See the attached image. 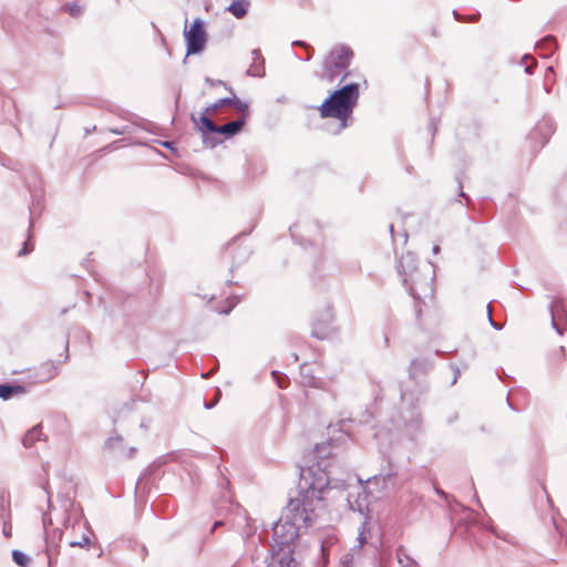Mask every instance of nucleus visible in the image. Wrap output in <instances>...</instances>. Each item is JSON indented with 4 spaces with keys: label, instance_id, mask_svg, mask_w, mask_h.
Wrapping results in <instances>:
<instances>
[{
    "label": "nucleus",
    "instance_id": "nucleus-1",
    "mask_svg": "<svg viewBox=\"0 0 567 567\" xmlns=\"http://www.w3.org/2000/svg\"><path fill=\"white\" fill-rule=\"evenodd\" d=\"M331 483V476L320 474L311 483L298 484V497H290L285 518L274 525L271 559L268 567H299L293 556V543L299 538L300 525L311 527L318 517L317 509L323 506L322 487Z\"/></svg>",
    "mask_w": 567,
    "mask_h": 567
},
{
    "label": "nucleus",
    "instance_id": "nucleus-2",
    "mask_svg": "<svg viewBox=\"0 0 567 567\" xmlns=\"http://www.w3.org/2000/svg\"><path fill=\"white\" fill-rule=\"evenodd\" d=\"M360 95L358 83H348L330 95L318 106L321 118H337L338 125L332 134H340L344 128L352 124V113L358 104Z\"/></svg>",
    "mask_w": 567,
    "mask_h": 567
},
{
    "label": "nucleus",
    "instance_id": "nucleus-3",
    "mask_svg": "<svg viewBox=\"0 0 567 567\" xmlns=\"http://www.w3.org/2000/svg\"><path fill=\"white\" fill-rule=\"evenodd\" d=\"M313 454L315 457L318 460L316 464H312L311 466L299 467L300 476H299V483L301 482L302 485H306L307 483H311L315 478H319L320 474H327V476H331V483L324 487H322V493L327 488H344L347 486V482L351 477L350 472L341 471L339 472V466L334 464L330 460L331 456V447H330V440L327 443H317L313 447Z\"/></svg>",
    "mask_w": 567,
    "mask_h": 567
},
{
    "label": "nucleus",
    "instance_id": "nucleus-4",
    "mask_svg": "<svg viewBox=\"0 0 567 567\" xmlns=\"http://www.w3.org/2000/svg\"><path fill=\"white\" fill-rule=\"evenodd\" d=\"M427 391L429 385L424 381L416 382L414 389L401 388L400 390L401 400L405 405V410L401 413V417L404 422L405 430L410 435H414L423 431V416L420 411V405Z\"/></svg>",
    "mask_w": 567,
    "mask_h": 567
},
{
    "label": "nucleus",
    "instance_id": "nucleus-5",
    "mask_svg": "<svg viewBox=\"0 0 567 567\" xmlns=\"http://www.w3.org/2000/svg\"><path fill=\"white\" fill-rule=\"evenodd\" d=\"M192 120L196 128L202 133L204 144L213 148L219 143V141L210 138L208 134L217 133L224 135L226 138L237 135L246 123V114H243L239 118L224 125L215 124L206 113H202L198 117L192 115Z\"/></svg>",
    "mask_w": 567,
    "mask_h": 567
},
{
    "label": "nucleus",
    "instance_id": "nucleus-6",
    "mask_svg": "<svg viewBox=\"0 0 567 567\" xmlns=\"http://www.w3.org/2000/svg\"><path fill=\"white\" fill-rule=\"evenodd\" d=\"M354 58L353 50L344 44H337L330 49L324 56L321 65V72L318 76L332 83L351 64Z\"/></svg>",
    "mask_w": 567,
    "mask_h": 567
},
{
    "label": "nucleus",
    "instance_id": "nucleus-7",
    "mask_svg": "<svg viewBox=\"0 0 567 567\" xmlns=\"http://www.w3.org/2000/svg\"><path fill=\"white\" fill-rule=\"evenodd\" d=\"M184 38L186 42V56L198 54L204 51L207 43V32L205 30V23L200 18H196L189 27L187 21L184 28Z\"/></svg>",
    "mask_w": 567,
    "mask_h": 567
},
{
    "label": "nucleus",
    "instance_id": "nucleus-8",
    "mask_svg": "<svg viewBox=\"0 0 567 567\" xmlns=\"http://www.w3.org/2000/svg\"><path fill=\"white\" fill-rule=\"evenodd\" d=\"M556 131L553 118L544 117L536 123L527 135L526 143L532 154H537L548 142Z\"/></svg>",
    "mask_w": 567,
    "mask_h": 567
},
{
    "label": "nucleus",
    "instance_id": "nucleus-9",
    "mask_svg": "<svg viewBox=\"0 0 567 567\" xmlns=\"http://www.w3.org/2000/svg\"><path fill=\"white\" fill-rule=\"evenodd\" d=\"M33 184H27L29 192L32 197V205L29 207L30 218H29V228L27 234V239L23 241L21 249L18 251V257H25L30 255L34 249V244L32 241L33 234L32 227L34 226L35 214H41L42 210V192L37 193L33 192V187L37 188V184L41 182V179H32Z\"/></svg>",
    "mask_w": 567,
    "mask_h": 567
},
{
    "label": "nucleus",
    "instance_id": "nucleus-10",
    "mask_svg": "<svg viewBox=\"0 0 567 567\" xmlns=\"http://www.w3.org/2000/svg\"><path fill=\"white\" fill-rule=\"evenodd\" d=\"M398 272L400 276L403 277V285L405 286L409 293L414 298L419 299L420 296L417 295L416 288H415V274L417 268V258L416 256L408 251L403 254L398 262Z\"/></svg>",
    "mask_w": 567,
    "mask_h": 567
},
{
    "label": "nucleus",
    "instance_id": "nucleus-11",
    "mask_svg": "<svg viewBox=\"0 0 567 567\" xmlns=\"http://www.w3.org/2000/svg\"><path fill=\"white\" fill-rule=\"evenodd\" d=\"M333 315L330 307H324L315 313L311 320V337L318 340L329 338L333 332Z\"/></svg>",
    "mask_w": 567,
    "mask_h": 567
},
{
    "label": "nucleus",
    "instance_id": "nucleus-12",
    "mask_svg": "<svg viewBox=\"0 0 567 567\" xmlns=\"http://www.w3.org/2000/svg\"><path fill=\"white\" fill-rule=\"evenodd\" d=\"M255 226L256 224H254L248 230L240 231L236 237L231 239L230 243H228L227 248L233 249L230 271L239 268L250 258L252 254L251 247L249 245L243 244L237 245V241L239 238L248 236Z\"/></svg>",
    "mask_w": 567,
    "mask_h": 567
},
{
    "label": "nucleus",
    "instance_id": "nucleus-13",
    "mask_svg": "<svg viewBox=\"0 0 567 567\" xmlns=\"http://www.w3.org/2000/svg\"><path fill=\"white\" fill-rule=\"evenodd\" d=\"M63 508L65 514L63 519L64 528L68 529L71 527L74 529L75 526H80L82 524L89 533H93L87 520L84 518L83 508L80 504H75L71 498H66L63 502Z\"/></svg>",
    "mask_w": 567,
    "mask_h": 567
},
{
    "label": "nucleus",
    "instance_id": "nucleus-14",
    "mask_svg": "<svg viewBox=\"0 0 567 567\" xmlns=\"http://www.w3.org/2000/svg\"><path fill=\"white\" fill-rule=\"evenodd\" d=\"M103 451H106L114 456L131 460L135 456L137 450L134 446L126 447L124 437L113 430L112 434L106 439L103 444Z\"/></svg>",
    "mask_w": 567,
    "mask_h": 567
},
{
    "label": "nucleus",
    "instance_id": "nucleus-15",
    "mask_svg": "<svg viewBox=\"0 0 567 567\" xmlns=\"http://www.w3.org/2000/svg\"><path fill=\"white\" fill-rule=\"evenodd\" d=\"M549 312L553 329L559 336H563L567 329V310L564 301L559 298H554L549 305Z\"/></svg>",
    "mask_w": 567,
    "mask_h": 567
},
{
    "label": "nucleus",
    "instance_id": "nucleus-16",
    "mask_svg": "<svg viewBox=\"0 0 567 567\" xmlns=\"http://www.w3.org/2000/svg\"><path fill=\"white\" fill-rule=\"evenodd\" d=\"M230 92L233 94L231 97H223V99L217 100L216 102L207 105L205 107V110L203 111V113H206L210 117V115L217 113L220 109L233 106L238 112L246 114V112L248 111V107H249L248 103L244 102L239 97H237L234 94L231 89H230Z\"/></svg>",
    "mask_w": 567,
    "mask_h": 567
},
{
    "label": "nucleus",
    "instance_id": "nucleus-17",
    "mask_svg": "<svg viewBox=\"0 0 567 567\" xmlns=\"http://www.w3.org/2000/svg\"><path fill=\"white\" fill-rule=\"evenodd\" d=\"M433 361L430 358H416L413 359L408 368L409 379L413 382L414 389L416 382L424 381L427 385V381L425 379H417L419 375H425L433 369Z\"/></svg>",
    "mask_w": 567,
    "mask_h": 567
},
{
    "label": "nucleus",
    "instance_id": "nucleus-18",
    "mask_svg": "<svg viewBox=\"0 0 567 567\" xmlns=\"http://www.w3.org/2000/svg\"><path fill=\"white\" fill-rule=\"evenodd\" d=\"M347 502H348L349 508L352 512H358L359 514H361L365 518H368L369 502H368V494L364 489H362L361 492H358L355 497L352 493H349L347 496Z\"/></svg>",
    "mask_w": 567,
    "mask_h": 567
},
{
    "label": "nucleus",
    "instance_id": "nucleus-19",
    "mask_svg": "<svg viewBox=\"0 0 567 567\" xmlns=\"http://www.w3.org/2000/svg\"><path fill=\"white\" fill-rule=\"evenodd\" d=\"M27 388L16 382H3L0 383V399L3 401L11 400L14 396L25 394Z\"/></svg>",
    "mask_w": 567,
    "mask_h": 567
},
{
    "label": "nucleus",
    "instance_id": "nucleus-20",
    "mask_svg": "<svg viewBox=\"0 0 567 567\" xmlns=\"http://www.w3.org/2000/svg\"><path fill=\"white\" fill-rule=\"evenodd\" d=\"M396 475H398L396 470L394 468V466L391 463H389L386 468H382V471L378 475H374L372 478H370L369 482L374 481L378 484L379 481H382V483H383L382 488L386 489L390 486L391 487L395 486L394 480H395Z\"/></svg>",
    "mask_w": 567,
    "mask_h": 567
},
{
    "label": "nucleus",
    "instance_id": "nucleus-21",
    "mask_svg": "<svg viewBox=\"0 0 567 567\" xmlns=\"http://www.w3.org/2000/svg\"><path fill=\"white\" fill-rule=\"evenodd\" d=\"M58 365L54 361L49 360L40 364L37 370L35 378L39 382H47L56 375Z\"/></svg>",
    "mask_w": 567,
    "mask_h": 567
},
{
    "label": "nucleus",
    "instance_id": "nucleus-22",
    "mask_svg": "<svg viewBox=\"0 0 567 567\" xmlns=\"http://www.w3.org/2000/svg\"><path fill=\"white\" fill-rule=\"evenodd\" d=\"M254 61L247 70V75L249 76H265V59L261 56L260 50L255 49L251 52Z\"/></svg>",
    "mask_w": 567,
    "mask_h": 567
},
{
    "label": "nucleus",
    "instance_id": "nucleus-23",
    "mask_svg": "<svg viewBox=\"0 0 567 567\" xmlns=\"http://www.w3.org/2000/svg\"><path fill=\"white\" fill-rule=\"evenodd\" d=\"M246 173L248 177H259L268 173L267 163L264 158H251L247 162Z\"/></svg>",
    "mask_w": 567,
    "mask_h": 567
},
{
    "label": "nucleus",
    "instance_id": "nucleus-24",
    "mask_svg": "<svg viewBox=\"0 0 567 567\" xmlns=\"http://www.w3.org/2000/svg\"><path fill=\"white\" fill-rule=\"evenodd\" d=\"M44 542L48 565H53L60 554V544L54 538H51L49 533L44 535Z\"/></svg>",
    "mask_w": 567,
    "mask_h": 567
},
{
    "label": "nucleus",
    "instance_id": "nucleus-25",
    "mask_svg": "<svg viewBox=\"0 0 567 567\" xmlns=\"http://www.w3.org/2000/svg\"><path fill=\"white\" fill-rule=\"evenodd\" d=\"M250 6L249 0H233L226 10L237 19H243Z\"/></svg>",
    "mask_w": 567,
    "mask_h": 567
},
{
    "label": "nucleus",
    "instance_id": "nucleus-26",
    "mask_svg": "<svg viewBox=\"0 0 567 567\" xmlns=\"http://www.w3.org/2000/svg\"><path fill=\"white\" fill-rule=\"evenodd\" d=\"M41 425L38 424L31 427L22 437V444L25 449H30L35 442L41 441L43 437Z\"/></svg>",
    "mask_w": 567,
    "mask_h": 567
},
{
    "label": "nucleus",
    "instance_id": "nucleus-27",
    "mask_svg": "<svg viewBox=\"0 0 567 567\" xmlns=\"http://www.w3.org/2000/svg\"><path fill=\"white\" fill-rule=\"evenodd\" d=\"M536 48L542 51L543 58H547L556 50V40L554 37L547 35L536 44Z\"/></svg>",
    "mask_w": 567,
    "mask_h": 567
},
{
    "label": "nucleus",
    "instance_id": "nucleus-28",
    "mask_svg": "<svg viewBox=\"0 0 567 567\" xmlns=\"http://www.w3.org/2000/svg\"><path fill=\"white\" fill-rule=\"evenodd\" d=\"M11 557L13 563L19 567H28L31 561V558L25 553L19 549H13L11 553Z\"/></svg>",
    "mask_w": 567,
    "mask_h": 567
},
{
    "label": "nucleus",
    "instance_id": "nucleus-29",
    "mask_svg": "<svg viewBox=\"0 0 567 567\" xmlns=\"http://www.w3.org/2000/svg\"><path fill=\"white\" fill-rule=\"evenodd\" d=\"M271 377H272V380L278 385V388H280V389L288 388L290 381H289V378L287 374H285L284 372L274 370V371H271Z\"/></svg>",
    "mask_w": 567,
    "mask_h": 567
},
{
    "label": "nucleus",
    "instance_id": "nucleus-30",
    "mask_svg": "<svg viewBox=\"0 0 567 567\" xmlns=\"http://www.w3.org/2000/svg\"><path fill=\"white\" fill-rule=\"evenodd\" d=\"M133 404V402H125L118 411L113 412L112 422L114 425L120 421L122 413H130L132 411Z\"/></svg>",
    "mask_w": 567,
    "mask_h": 567
},
{
    "label": "nucleus",
    "instance_id": "nucleus-31",
    "mask_svg": "<svg viewBox=\"0 0 567 567\" xmlns=\"http://www.w3.org/2000/svg\"><path fill=\"white\" fill-rule=\"evenodd\" d=\"M150 281H151L150 293L152 296H157L159 293V291L162 289V285H163L162 277H159L157 280H155L154 276L150 275Z\"/></svg>",
    "mask_w": 567,
    "mask_h": 567
},
{
    "label": "nucleus",
    "instance_id": "nucleus-32",
    "mask_svg": "<svg viewBox=\"0 0 567 567\" xmlns=\"http://www.w3.org/2000/svg\"><path fill=\"white\" fill-rule=\"evenodd\" d=\"M522 64L525 65V73L533 74L536 61L528 54L523 55Z\"/></svg>",
    "mask_w": 567,
    "mask_h": 567
},
{
    "label": "nucleus",
    "instance_id": "nucleus-33",
    "mask_svg": "<svg viewBox=\"0 0 567 567\" xmlns=\"http://www.w3.org/2000/svg\"><path fill=\"white\" fill-rule=\"evenodd\" d=\"M229 306L225 309L218 311L220 315H229L230 311L235 308V306L239 302L240 298L236 295L229 296L227 298Z\"/></svg>",
    "mask_w": 567,
    "mask_h": 567
},
{
    "label": "nucleus",
    "instance_id": "nucleus-34",
    "mask_svg": "<svg viewBox=\"0 0 567 567\" xmlns=\"http://www.w3.org/2000/svg\"><path fill=\"white\" fill-rule=\"evenodd\" d=\"M109 132L115 135L132 134L134 132V127L132 125H123L121 127H111L109 128Z\"/></svg>",
    "mask_w": 567,
    "mask_h": 567
},
{
    "label": "nucleus",
    "instance_id": "nucleus-35",
    "mask_svg": "<svg viewBox=\"0 0 567 567\" xmlns=\"http://www.w3.org/2000/svg\"><path fill=\"white\" fill-rule=\"evenodd\" d=\"M91 545V539L86 534H83L80 540H71L69 543L70 547H87Z\"/></svg>",
    "mask_w": 567,
    "mask_h": 567
},
{
    "label": "nucleus",
    "instance_id": "nucleus-36",
    "mask_svg": "<svg viewBox=\"0 0 567 567\" xmlns=\"http://www.w3.org/2000/svg\"><path fill=\"white\" fill-rule=\"evenodd\" d=\"M218 486L221 489V496L225 501H229L230 496L227 494L229 488V482L225 477H220L218 481Z\"/></svg>",
    "mask_w": 567,
    "mask_h": 567
},
{
    "label": "nucleus",
    "instance_id": "nucleus-37",
    "mask_svg": "<svg viewBox=\"0 0 567 567\" xmlns=\"http://www.w3.org/2000/svg\"><path fill=\"white\" fill-rule=\"evenodd\" d=\"M312 228H313V230H315L316 233L320 234V233L322 231V229H323V226H322V225L320 224V221H319V220H317V219H313V220L307 221V223L305 224V229H306L308 233H310Z\"/></svg>",
    "mask_w": 567,
    "mask_h": 567
},
{
    "label": "nucleus",
    "instance_id": "nucleus-38",
    "mask_svg": "<svg viewBox=\"0 0 567 567\" xmlns=\"http://www.w3.org/2000/svg\"><path fill=\"white\" fill-rule=\"evenodd\" d=\"M453 16L456 21L460 22H476L478 20V14L470 16V17H463L457 11H453Z\"/></svg>",
    "mask_w": 567,
    "mask_h": 567
},
{
    "label": "nucleus",
    "instance_id": "nucleus-39",
    "mask_svg": "<svg viewBox=\"0 0 567 567\" xmlns=\"http://www.w3.org/2000/svg\"><path fill=\"white\" fill-rule=\"evenodd\" d=\"M299 226H300V224H299V223L293 224L292 226H290V227H289V233H290L291 238H292L295 241L299 243L300 245H303V240H302V238H300V237L297 235V228H298Z\"/></svg>",
    "mask_w": 567,
    "mask_h": 567
},
{
    "label": "nucleus",
    "instance_id": "nucleus-40",
    "mask_svg": "<svg viewBox=\"0 0 567 567\" xmlns=\"http://www.w3.org/2000/svg\"><path fill=\"white\" fill-rule=\"evenodd\" d=\"M487 318H488V322H489V324H491L495 330H502V329H503L504 324L498 323V322H496V321L493 319V315H492V310H491L489 305H487Z\"/></svg>",
    "mask_w": 567,
    "mask_h": 567
},
{
    "label": "nucleus",
    "instance_id": "nucleus-41",
    "mask_svg": "<svg viewBox=\"0 0 567 567\" xmlns=\"http://www.w3.org/2000/svg\"><path fill=\"white\" fill-rule=\"evenodd\" d=\"M450 368L453 371V379L451 381V385L456 384L458 378L461 377L460 368L455 363H450Z\"/></svg>",
    "mask_w": 567,
    "mask_h": 567
},
{
    "label": "nucleus",
    "instance_id": "nucleus-42",
    "mask_svg": "<svg viewBox=\"0 0 567 567\" xmlns=\"http://www.w3.org/2000/svg\"><path fill=\"white\" fill-rule=\"evenodd\" d=\"M65 10L72 16V17H78L80 13H81V8L75 4V3H72V4H66L65 6Z\"/></svg>",
    "mask_w": 567,
    "mask_h": 567
},
{
    "label": "nucleus",
    "instance_id": "nucleus-43",
    "mask_svg": "<svg viewBox=\"0 0 567 567\" xmlns=\"http://www.w3.org/2000/svg\"><path fill=\"white\" fill-rule=\"evenodd\" d=\"M220 395H221L220 390H217L216 391V398L213 401H204V408L206 410L213 409L217 404V402L219 401Z\"/></svg>",
    "mask_w": 567,
    "mask_h": 567
},
{
    "label": "nucleus",
    "instance_id": "nucleus-44",
    "mask_svg": "<svg viewBox=\"0 0 567 567\" xmlns=\"http://www.w3.org/2000/svg\"><path fill=\"white\" fill-rule=\"evenodd\" d=\"M42 523H43L44 533L45 534L49 533V527L53 525L52 518L50 517V515L44 513L42 516Z\"/></svg>",
    "mask_w": 567,
    "mask_h": 567
},
{
    "label": "nucleus",
    "instance_id": "nucleus-45",
    "mask_svg": "<svg viewBox=\"0 0 567 567\" xmlns=\"http://www.w3.org/2000/svg\"><path fill=\"white\" fill-rule=\"evenodd\" d=\"M480 526L485 530L492 532L496 537L503 538L501 533L492 524L482 523Z\"/></svg>",
    "mask_w": 567,
    "mask_h": 567
},
{
    "label": "nucleus",
    "instance_id": "nucleus-46",
    "mask_svg": "<svg viewBox=\"0 0 567 567\" xmlns=\"http://www.w3.org/2000/svg\"><path fill=\"white\" fill-rule=\"evenodd\" d=\"M2 534L7 538L11 537V535H12V525H11L10 522H6V520L3 522Z\"/></svg>",
    "mask_w": 567,
    "mask_h": 567
},
{
    "label": "nucleus",
    "instance_id": "nucleus-47",
    "mask_svg": "<svg viewBox=\"0 0 567 567\" xmlns=\"http://www.w3.org/2000/svg\"><path fill=\"white\" fill-rule=\"evenodd\" d=\"M458 420V412L457 411H452L445 419V423L447 425H452L453 423H455L456 421Z\"/></svg>",
    "mask_w": 567,
    "mask_h": 567
},
{
    "label": "nucleus",
    "instance_id": "nucleus-48",
    "mask_svg": "<svg viewBox=\"0 0 567 567\" xmlns=\"http://www.w3.org/2000/svg\"><path fill=\"white\" fill-rule=\"evenodd\" d=\"M458 189H460V193H458V196L460 197H463L465 199V205L467 207L471 206V203H472V199L471 197L463 190V185L461 183H458Z\"/></svg>",
    "mask_w": 567,
    "mask_h": 567
},
{
    "label": "nucleus",
    "instance_id": "nucleus-49",
    "mask_svg": "<svg viewBox=\"0 0 567 567\" xmlns=\"http://www.w3.org/2000/svg\"><path fill=\"white\" fill-rule=\"evenodd\" d=\"M51 538H54L59 544L63 536V530L60 528H54L52 532H49Z\"/></svg>",
    "mask_w": 567,
    "mask_h": 567
},
{
    "label": "nucleus",
    "instance_id": "nucleus-50",
    "mask_svg": "<svg viewBox=\"0 0 567 567\" xmlns=\"http://www.w3.org/2000/svg\"><path fill=\"white\" fill-rule=\"evenodd\" d=\"M353 561V557L351 554H348L341 558V567H351Z\"/></svg>",
    "mask_w": 567,
    "mask_h": 567
},
{
    "label": "nucleus",
    "instance_id": "nucleus-51",
    "mask_svg": "<svg viewBox=\"0 0 567 567\" xmlns=\"http://www.w3.org/2000/svg\"><path fill=\"white\" fill-rule=\"evenodd\" d=\"M291 45L292 47H300V48H303V49H310V44H308L307 42H305L302 40L292 41Z\"/></svg>",
    "mask_w": 567,
    "mask_h": 567
},
{
    "label": "nucleus",
    "instance_id": "nucleus-52",
    "mask_svg": "<svg viewBox=\"0 0 567 567\" xmlns=\"http://www.w3.org/2000/svg\"><path fill=\"white\" fill-rule=\"evenodd\" d=\"M150 425H151V420L150 419H143L140 423V427L144 431H148L150 429Z\"/></svg>",
    "mask_w": 567,
    "mask_h": 567
},
{
    "label": "nucleus",
    "instance_id": "nucleus-53",
    "mask_svg": "<svg viewBox=\"0 0 567 567\" xmlns=\"http://www.w3.org/2000/svg\"><path fill=\"white\" fill-rule=\"evenodd\" d=\"M305 50L307 52V55H306V58L303 60L305 61H310L312 59L315 49L310 45V49H305Z\"/></svg>",
    "mask_w": 567,
    "mask_h": 567
},
{
    "label": "nucleus",
    "instance_id": "nucleus-54",
    "mask_svg": "<svg viewBox=\"0 0 567 567\" xmlns=\"http://www.w3.org/2000/svg\"><path fill=\"white\" fill-rule=\"evenodd\" d=\"M435 493H436L440 497H442V498H444V499H447V498H449V494H447V493H445L443 489H441V488H439V487H435Z\"/></svg>",
    "mask_w": 567,
    "mask_h": 567
},
{
    "label": "nucleus",
    "instance_id": "nucleus-55",
    "mask_svg": "<svg viewBox=\"0 0 567 567\" xmlns=\"http://www.w3.org/2000/svg\"><path fill=\"white\" fill-rule=\"evenodd\" d=\"M221 525H224V522H223V520H216V522L213 524L212 528H210V534H212V533H214V532H215V529H216L217 527L221 526Z\"/></svg>",
    "mask_w": 567,
    "mask_h": 567
},
{
    "label": "nucleus",
    "instance_id": "nucleus-56",
    "mask_svg": "<svg viewBox=\"0 0 567 567\" xmlns=\"http://www.w3.org/2000/svg\"><path fill=\"white\" fill-rule=\"evenodd\" d=\"M206 543V538H203L200 542H199V545H198V548H197V555H199L202 551H203V548H204V545Z\"/></svg>",
    "mask_w": 567,
    "mask_h": 567
},
{
    "label": "nucleus",
    "instance_id": "nucleus-57",
    "mask_svg": "<svg viewBox=\"0 0 567 567\" xmlns=\"http://www.w3.org/2000/svg\"><path fill=\"white\" fill-rule=\"evenodd\" d=\"M389 230H390L391 238H392L393 243H395V241H396V237H395V234H394V227H393V224H390V225H389Z\"/></svg>",
    "mask_w": 567,
    "mask_h": 567
},
{
    "label": "nucleus",
    "instance_id": "nucleus-58",
    "mask_svg": "<svg viewBox=\"0 0 567 567\" xmlns=\"http://www.w3.org/2000/svg\"><path fill=\"white\" fill-rule=\"evenodd\" d=\"M401 237H402V244L405 245L408 241V237H409L406 229L402 230Z\"/></svg>",
    "mask_w": 567,
    "mask_h": 567
},
{
    "label": "nucleus",
    "instance_id": "nucleus-59",
    "mask_svg": "<svg viewBox=\"0 0 567 567\" xmlns=\"http://www.w3.org/2000/svg\"><path fill=\"white\" fill-rule=\"evenodd\" d=\"M277 102L285 104L288 102V97L286 95H281V96L277 97Z\"/></svg>",
    "mask_w": 567,
    "mask_h": 567
},
{
    "label": "nucleus",
    "instance_id": "nucleus-60",
    "mask_svg": "<svg viewBox=\"0 0 567 567\" xmlns=\"http://www.w3.org/2000/svg\"><path fill=\"white\" fill-rule=\"evenodd\" d=\"M402 551H403V547H402V546H400V547L398 548V553H396V555H398V560H399V563H400V564H402V557H401V553H402Z\"/></svg>",
    "mask_w": 567,
    "mask_h": 567
},
{
    "label": "nucleus",
    "instance_id": "nucleus-61",
    "mask_svg": "<svg viewBox=\"0 0 567 567\" xmlns=\"http://www.w3.org/2000/svg\"><path fill=\"white\" fill-rule=\"evenodd\" d=\"M440 250H441V248H440V246H439V245H434V246H433V248H432V252H433L434 255L439 254V252H440Z\"/></svg>",
    "mask_w": 567,
    "mask_h": 567
},
{
    "label": "nucleus",
    "instance_id": "nucleus-62",
    "mask_svg": "<svg viewBox=\"0 0 567 567\" xmlns=\"http://www.w3.org/2000/svg\"><path fill=\"white\" fill-rule=\"evenodd\" d=\"M506 401H507V405L509 406V409H511V410H513V411H517V409H516V408L511 403V401H509V398H508V396L506 398Z\"/></svg>",
    "mask_w": 567,
    "mask_h": 567
},
{
    "label": "nucleus",
    "instance_id": "nucleus-63",
    "mask_svg": "<svg viewBox=\"0 0 567 567\" xmlns=\"http://www.w3.org/2000/svg\"><path fill=\"white\" fill-rule=\"evenodd\" d=\"M206 81L210 82L212 84H215V85L224 84V82L221 80L214 82V81H210L209 79H206Z\"/></svg>",
    "mask_w": 567,
    "mask_h": 567
},
{
    "label": "nucleus",
    "instance_id": "nucleus-64",
    "mask_svg": "<svg viewBox=\"0 0 567 567\" xmlns=\"http://www.w3.org/2000/svg\"><path fill=\"white\" fill-rule=\"evenodd\" d=\"M172 142H164V146L167 147V148H172Z\"/></svg>",
    "mask_w": 567,
    "mask_h": 567
}]
</instances>
